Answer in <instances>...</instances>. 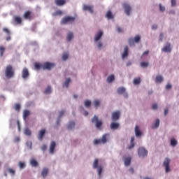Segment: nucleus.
Masks as SVG:
<instances>
[{"label":"nucleus","instance_id":"50","mask_svg":"<svg viewBox=\"0 0 179 179\" xmlns=\"http://www.w3.org/2000/svg\"><path fill=\"white\" fill-rule=\"evenodd\" d=\"M139 83H141V78H135L134 80V85H139Z\"/></svg>","mask_w":179,"mask_h":179},{"label":"nucleus","instance_id":"10","mask_svg":"<svg viewBox=\"0 0 179 179\" xmlns=\"http://www.w3.org/2000/svg\"><path fill=\"white\" fill-rule=\"evenodd\" d=\"M22 79H27L29 76H30V73H29V70L27 68L23 69L22 71Z\"/></svg>","mask_w":179,"mask_h":179},{"label":"nucleus","instance_id":"4","mask_svg":"<svg viewBox=\"0 0 179 179\" xmlns=\"http://www.w3.org/2000/svg\"><path fill=\"white\" fill-rule=\"evenodd\" d=\"M75 22V17L66 16L61 20V24H66V23H73Z\"/></svg>","mask_w":179,"mask_h":179},{"label":"nucleus","instance_id":"7","mask_svg":"<svg viewBox=\"0 0 179 179\" xmlns=\"http://www.w3.org/2000/svg\"><path fill=\"white\" fill-rule=\"evenodd\" d=\"M170 162H171L170 158H166L164 162V166L165 167L166 173H169V171H171Z\"/></svg>","mask_w":179,"mask_h":179},{"label":"nucleus","instance_id":"18","mask_svg":"<svg viewBox=\"0 0 179 179\" xmlns=\"http://www.w3.org/2000/svg\"><path fill=\"white\" fill-rule=\"evenodd\" d=\"M55 3L57 5V6H63V5H65L66 3V1L65 0H55Z\"/></svg>","mask_w":179,"mask_h":179},{"label":"nucleus","instance_id":"30","mask_svg":"<svg viewBox=\"0 0 179 179\" xmlns=\"http://www.w3.org/2000/svg\"><path fill=\"white\" fill-rule=\"evenodd\" d=\"M156 83H162L163 82V76H157L155 78Z\"/></svg>","mask_w":179,"mask_h":179},{"label":"nucleus","instance_id":"16","mask_svg":"<svg viewBox=\"0 0 179 179\" xmlns=\"http://www.w3.org/2000/svg\"><path fill=\"white\" fill-rule=\"evenodd\" d=\"M110 129L115 131V129H118L120 128V123L118 122H112L110 125Z\"/></svg>","mask_w":179,"mask_h":179},{"label":"nucleus","instance_id":"45","mask_svg":"<svg viewBox=\"0 0 179 179\" xmlns=\"http://www.w3.org/2000/svg\"><path fill=\"white\" fill-rule=\"evenodd\" d=\"M94 106L95 108H97V107L100 106V101L99 100H95L94 101Z\"/></svg>","mask_w":179,"mask_h":179},{"label":"nucleus","instance_id":"5","mask_svg":"<svg viewBox=\"0 0 179 179\" xmlns=\"http://www.w3.org/2000/svg\"><path fill=\"white\" fill-rule=\"evenodd\" d=\"M93 169H97L99 176H101V172L103 171V167L99 166V159H95L93 163Z\"/></svg>","mask_w":179,"mask_h":179},{"label":"nucleus","instance_id":"21","mask_svg":"<svg viewBox=\"0 0 179 179\" xmlns=\"http://www.w3.org/2000/svg\"><path fill=\"white\" fill-rule=\"evenodd\" d=\"M128 50L129 48L127 46H124V52L122 55V58L124 59V58H127V57H128Z\"/></svg>","mask_w":179,"mask_h":179},{"label":"nucleus","instance_id":"3","mask_svg":"<svg viewBox=\"0 0 179 179\" xmlns=\"http://www.w3.org/2000/svg\"><path fill=\"white\" fill-rule=\"evenodd\" d=\"M54 66H55V64L46 62L42 64V69L44 71H51Z\"/></svg>","mask_w":179,"mask_h":179},{"label":"nucleus","instance_id":"32","mask_svg":"<svg viewBox=\"0 0 179 179\" xmlns=\"http://www.w3.org/2000/svg\"><path fill=\"white\" fill-rule=\"evenodd\" d=\"M115 79L114 75H110L107 78V82L108 83H111V82H113Z\"/></svg>","mask_w":179,"mask_h":179},{"label":"nucleus","instance_id":"64","mask_svg":"<svg viewBox=\"0 0 179 179\" xmlns=\"http://www.w3.org/2000/svg\"><path fill=\"white\" fill-rule=\"evenodd\" d=\"M164 35H163V34H160V35H159V40L161 41H163V38H164Z\"/></svg>","mask_w":179,"mask_h":179},{"label":"nucleus","instance_id":"63","mask_svg":"<svg viewBox=\"0 0 179 179\" xmlns=\"http://www.w3.org/2000/svg\"><path fill=\"white\" fill-rule=\"evenodd\" d=\"M129 173H131V174H134V173H135V171L134 170V168H130L129 169Z\"/></svg>","mask_w":179,"mask_h":179},{"label":"nucleus","instance_id":"19","mask_svg":"<svg viewBox=\"0 0 179 179\" xmlns=\"http://www.w3.org/2000/svg\"><path fill=\"white\" fill-rule=\"evenodd\" d=\"M134 131H135L136 136H137V138L139 136H142V131L139 129V126H136Z\"/></svg>","mask_w":179,"mask_h":179},{"label":"nucleus","instance_id":"23","mask_svg":"<svg viewBox=\"0 0 179 179\" xmlns=\"http://www.w3.org/2000/svg\"><path fill=\"white\" fill-rule=\"evenodd\" d=\"M131 160V157H127L124 158V166H130Z\"/></svg>","mask_w":179,"mask_h":179},{"label":"nucleus","instance_id":"37","mask_svg":"<svg viewBox=\"0 0 179 179\" xmlns=\"http://www.w3.org/2000/svg\"><path fill=\"white\" fill-rule=\"evenodd\" d=\"M72 128H75V122L71 121L69 123L68 129H72Z\"/></svg>","mask_w":179,"mask_h":179},{"label":"nucleus","instance_id":"24","mask_svg":"<svg viewBox=\"0 0 179 179\" xmlns=\"http://www.w3.org/2000/svg\"><path fill=\"white\" fill-rule=\"evenodd\" d=\"M30 115V110H24L23 113V119L24 121H26V120H27V117Z\"/></svg>","mask_w":179,"mask_h":179},{"label":"nucleus","instance_id":"35","mask_svg":"<svg viewBox=\"0 0 179 179\" xmlns=\"http://www.w3.org/2000/svg\"><path fill=\"white\" fill-rule=\"evenodd\" d=\"M24 134L27 136H30V135H31V131L30 130V129L27 128L24 129Z\"/></svg>","mask_w":179,"mask_h":179},{"label":"nucleus","instance_id":"59","mask_svg":"<svg viewBox=\"0 0 179 179\" xmlns=\"http://www.w3.org/2000/svg\"><path fill=\"white\" fill-rule=\"evenodd\" d=\"M171 87H173L171 84H167L166 86V90H170V89H171Z\"/></svg>","mask_w":179,"mask_h":179},{"label":"nucleus","instance_id":"52","mask_svg":"<svg viewBox=\"0 0 179 179\" xmlns=\"http://www.w3.org/2000/svg\"><path fill=\"white\" fill-rule=\"evenodd\" d=\"M102 143H101V139H95L94 141V145H100V144H101Z\"/></svg>","mask_w":179,"mask_h":179},{"label":"nucleus","instance_id":"39","mask_svg":"<svg viewBox=\"0 0 179 179\" xmlns=\"http://www.w3.org/2000/svg\"><path fill=\"white\" fill-rule=\"evenodd\" d=\"M61 15H62V11L61 10H58L52 13V16H61Z\"/></svg>","mask_w":179,"mask_h":179},{"label":"nucleus","instance_id":"47","mask_svg":"<svg viewBox=\"0 0 179 179\" xmlns=\"http://www.w3.org/2000/svg\"><path fill=\"white\" fill-rule=\"evenodd\" d=\"M50 93H51V87L48 86V87L45 90V94H50Z\"/></svg>","mask_w":179,"mask_h":179},{"label":"nucleus","instance_id":"53","mask_svg":"<svg viewBox=\"0 0 179 179\" xmlns=\"http://www.w3.org/2000/svg\"><path fill=\"white\" fill-rule=\"evenodd\" d=\"M3 31H4V33H6L8 36H10V31H9L8 28H3Z\"/></svg>","mask_w":179,"mask_h":179},{"label":"nucleus","instance_id":"26","mask_svg":"<svg viewBox=\"0 0 179 179\" xmlns=\"http://www.w3.org/2000/svg\"><path fill=\"white\" fill-rule=\"evenodd\" d=\"M135 141V137H131V144L128 147V149L129 150H131V149H134V148L135 147V143H134Z\"/></svg>","mask_w":179,"mask_h":179},{"label":"nucleus","instance_id":"42","mask_svg":"<svg viewBox=\"0 0 179 179\" xmlns=\"http://www.w3.org/2000/svg\"><path fill=\"white\" fill-rule=\"evenodd\" d=\"M4 52H5V47L0 46V57H3Z\"/></svg>","mask_w":179,"mask_h":179},{"label":"nucleus","instance_id":"48","mask_svg":"<svg viewBox=\"0 0 179 179\" xmlns=\"http://www.w3.org/2000/svg\"><path fill=\"white\" fill-rule=\"evenodd\" d=\"M139 41H141V36L136 35V36L134 37V42H135V43H139Z\"/></svg>","mask_w":179,"mask_h":179},{"label":"nucleus","instance_id":"36","mask_svg":"<svg viewBox=\"0 0 179 179\" xmlns=\"http://www.w3.org/2000/svg\"><path fill=\"white\" fill-rule=\"evenodd\" d=\"M72 38H73V34L72 32H70L67 35L66 40L67 41H71Z\"/></svg>","mask_w":179,"mask_h":179},{"label":"nucleus","instance_id":"33","mask_svg":"<svg viewBox=\"0 0 179 179\" xmlns=\"http://www.w3.org/2000/svg\"><path fill=\"white\" fill-rule=\"evenodd\" d=\"M128 43L130 47H132V45H135V41L133 38H129L128 40Z\"/></svg>","mask_w":179,"mask_h":179},{"label":"nucleus","instance_id":"41","mask_svg":"<svg viewBox=\"0 0 179 179\" xmlns=\"http://www.w3.org/2000/svg\"><path fill=\"white\" fill-rule=\"evenodd\" d=\"M34 66H35V69L38 71V69H41V68H43V64H40L39 63H35Z\"/></svg>","mask_w":179,"mask_h":179},{"label":"nucleus","instance_id":"15","mask_svg":"<svg viewBox=\"0 0 179 179\" xmlns=\"http://www.w3.org/2000/svg\"><path fill=\"white\" fill-rule=\"evenodd\" d=\"M56 143L55 141H52L50 143V153L51 155H54V150H55V146H56Z\"/></svg>","mask_w":179,"mask_h":179},{"label":"nucleus","instance_id":"25","mask_svg":"<svg viewBox=\"0 0 179 179\" xmlns=\"http://www.w3.org/2000/svg\"><path fill=\"white\" fill-rule=\"evenodd\" d=\"M125 92H126V90H125V87H120L117 90V94H124Z\"/></svg>","mask_w":179,"mask_h":179},{"label":"nucleus","instance_id":"51","mask_svg":"<svg viewBox=\"0 0 179 179\" xmlns=\"http://www.w3.org/2000/svg\"><path fill=\"white\" fill-rule=\"evenodd\" d=\"M7 171H8V173L11 174V176H15V170H13V169L9 168L7 169Z\"/></svg>","mask_w":179,"mask_h":179},{"label":"nucleus","instance_id":"8","mask_svg":"<svg viewBox=\"0 0 179 179\" xmlns=\"http://www.w3.org/2000/svg\"><path fill=\"white\" fill-rule=\"evenodd\" d=\"M122 6L124 9L126 15H127V16H129V15H131V6H129V4L127 3H124L122 4Z\"/></svg>","mask_w":179,"mask_h":179},{"label":"nucleus","instance_id":"1","mask_svg":"<svg viewBox=\"0 0 179 179\" xmlns=\"http://www.w3.org/2000/svg\"><path fill=\"white\" fill-rule=\"evenodd\" d=\"M5 76L7 79H10L15 76V69L12 65H8L5 69Z\"/></svg>","mask_w":179,"mask_h":179},{"label":"nucleus","instance_id":"34","mask_svg":"<svg viewBox=\"0 0 179 179\" xmlns=\"http://www.w3.org/2000/svg\"><path fill=\"white\" fill-rule=\"evenodd\" d=\"M140 65L141 68H148L149 66V62H142Z\"/></svg>","mask_w":179,"mask_h":179},{"label":"nucleus","instance_id":"11","mask_svg":"<svg viewBox=\"0 0 179 179\" xmlns=\"http://www.w3.org/2000/svg\"><path fill=\"white\" fill-rule=\"evenodd\" d=\"M45 129H43L38 131V139L39 141H43V138H44V135H45Z\"/></svg>","mask_w":179,"mask_h":179},{"label":"nucleus","instance_id":"61","mask_svg":"<svg viewBox=\"0 0 179 179\" xmlns=\"http://www.w3.org/2000/svg\"><path fill=\"white\" fill-rule=\"evenodd\" d=\"M41 150H43V152H45V150H47V145H43L41 148Z\"/></svg>","mask_w":179,"mask_h":179},{"label":"nucleus","instance_id":"56","mask_svg":"<svg viewBox=\"0 0 179 179\" xmlns=\"http://www.w3.org/2000/svg\"><path fill=\"white\" fill-rule=\"evenodd\" d=\"M159 10L160 12H164V10H166V8L162 6V4H159Z\"/></svg>","mask_w":179,"mask_h":179},{"label":"nucleus","instance_id":"13","mask_svg":"<svg viewBox=\"0 0 179 179\" xmlns=\"http://www.w3.org/2000/svg\"><path fill=\"white\" fill-rule=\"evenodd\" d=\"M120 120V112L116 111L112 113V121H117Z\"/></svg>","mask_w":179,"mask_h":179},{"label":"nucleus","instance_id":"28","mask_svg":"<svg viewBox=\"0 0 179 179\" xmlns=\"http://www.w3.org/2000/svg\"><path fill=\"white\" fill-rule=\"evenodd\" d=\"M14 21L17 24H22V17H20L19 16H14Z\"/></svg>","mask_w":179,"mask_h":179},{"label":"nucleus","instance_id":"27","mask_svg":"<svg viewBox=\"0 0 179 179\" xmlns=\"http://www.w3.org/2000/svg\"><path fill=\"white\" fill-rule=\"evenodd\" d=\"M159 125H160V120L157 119L155 124H152V129H156L159 128Z\"/></svg>","mask_w":179,"mask_h":179},{"label":"nucleus","instance_id":"14","mask_svg":"<svg viewBox=\"0 0 179 179\" xmlns=\"http://www.w3.org/2000/svg\"><path fill=\"white\" fill-rule=\"evenodd\" d=\"M24 19H27L28 20H31V19H33V17L31 16V12L30 11H26L24 13Z\"/></svg>","mask_w":179,"mask_h":179},{"label":"nucleus","instance_id":"6","mask_svg":"<svg viewBox=\"0 0 179 179\" xmlns=\"http://www.w3.org/2000/svg\"><path fill=\"white\" fill-rule=\"evenodd\" d=\"M138 153L139 157H145L148 156V150H146V149H145L143 147L138 148Z\"/></svg>","mask_w":179,"mask_h":179},{"label":"nucleus","instance_id":"57","mask_svg":"<svg viewBox=\"0 0 179 179\" xmlns=\"http://www.w3.org/2000/svg\"><path fill=\"white\" fill-rule=\"evenodd\" d=\"M64 114H65V111L61 110V111L59 113V118H61V117H62V116L64 115Z\"/></svg>","mask_w":179,"mask_h":179},{"label":"nucleus","instance_id":"9","mask_svg":"<svg viewBox=\"0 0 179 179\" xmlns=\"http://www.w3.org/2000/svg\"><path fill=\"white\" fill-rule=\"evenodd\" d=\"M93 9H94V7L93 6H89V5H86L84 4L83 6V10L88 11L90 12V13H93Z\"/></svg>","mask_w":179,"mask_h":179},{"label":"nucleus","instance_id":"60","mask_svg":"<svg viewBox=\"0 0 179 179\" xmlns=\"http://www.w3.org/2000/svg\"><path fill=\"white\" fill-rule=\"evenodd\" d=\"M176 5H177V1L171 0V6H176Z\"/></svg>","mask_w":179,"mask_h":179},{"label":"nucleus","instance_id":"49","mask_svg":"<svg viewBox=\"0 0 179 179\" xmlns=\"http://www.w3.org/2000/svg\"><path fill=\"white\" fill-rule=\"evenodd\" d=\"M20 169H24L26 167V164L24 162H19Z\"/></svg>","mask_w":179,"mask_h":179},{"label":"nucleus","instance_id":"29","mask_svg":"<svg viewBox=\"0 0 179 179\" xmlns=\"http://www.w3.org/2000/svg\"><path fill=\"white\" fill-rule=\"evenodd\" d=\"M106 17H107V19H114V15H113V13H111V10H108L106 13Z\"/></svg>","mask_w":179,"mask_h":179},{"label":"nucleus","instance_id":"58","mask_svg":"<svg viewBox=\"0 0 179 179\" xmlns=\"http://www.w3.org/2000/svg\"><path fill=\"white\" fill-rule=\"evenodd\" d=\"M152 108V110H157L158 108L157 103H153Z\"/></svg>","mask_w":179,"mask_h":179},{"label":"nucleus","instance_id":"2","mask_svg":"<svg viewBox=\"0 0 179 179\" xmlns=\"http://www.w3.org/2000/svg\"><path fill=\"white\" fill-rule=\"evenodd\" d=\"M92 122H94V124H95V127L98 129H100V128H101V126L103 125V122L101 120H99V117L96 115H94V117L92 119Z\"/></svg>","mask_w":179,"mask_h":179},{"label":"nucleus","instance_id":"31","mask_svg":"<svg viewBox=\"0 0 179 179\" xmlns=\"http://www.w3.org/2000/svg\"><path fill=\"white\" fill-rule=\"evenodd\" d=\"M30 164L33 167H37V166H38V162L34 159H31Z\"/></svg>","mask_w":179,"mask_h":179},{"label":"nucleus","instance_id":"44","mask_svg":"<svg viewBox=\"0 0 179 179\" xmlns=\"http://www.w3.org/2000/svg\"><path fill=\"white\" fill-rule=\"evenodd\" d=\"M14 108L15 111H20V103H15L14 105Z\"/></svg>","mask_w":179,"mask_h":179},{"label":"nucleus","instance_id":"54","mask_svg":"<svg viewBox=\"0 0 179 179\" xmlns=\"http://www.w3.org/2000/svg\"><path fill=\"white\" fill-rule=\"evenodd\" d=\"M26 145H27V148H29V149H31V146H32L33 143H31V141H27L26 143Z\"/></svg>","mask_w":179,"mask_h":179},{"label":"nucleus","instance_id":"12","mask_svg":"<svg viewBox=\"0 0 179 179\" xmlns=\"http://www.w3.org/2000/svg\"><path fill=\"white\" fill-rule=\"evenodd\" d=\"M110 136V134L107 133L102 136V138H101V142L103 145L107 143V139H108V137Z\"/></svg>","mask_w":179,"mask_h":179},{"label":"nucleus","instance_id":"38","mask_svg":"<svg viewBox=\"0 0 179 179\" xmlns=\"http://www.w3.org/2000/svg\"><path fill=\"white\" fill-rule=\"evenodd\" d=\"M177 143H178L177 140H176L175 138L171 139V146H173V147L177 146Z\"/></svg>","mask_w":179,"mask_h":179},{"label":"nucleus","instance_id":"17","mask_svg":"<svg viewBox=\"0 0 179 179\" xmlns=\"http://www.w3.org/2000/svg\"><path fill=\"white\" fill-rule=\"evenodd\" d=\"M170 43H166V45L162 48L164 52H171V48Z\"/></svg>","mask_w":179,"mask_h":179},{"label":"nucleus","instance_id":"62","mask_svg":"<svg viewBox=\"0 0 179 179\" xmlns=\"http://www.w3.org/2000/svg\"><path fill=\"white\" fill-rule=\"evenodd\" d=\"M101 47H103V43H101V42H99L97 43V48H101Z\"/></svg>","mask_w":179,"mask_h":179},{"label":"nucleus","instance_id":"43","mask_svg":"<svg viewBox=\"0 0 179 179\" xmlns=\"http://www.w3.org/2000/svg\"><path fill=\"white\" fill-rule=\"evenodd\" d=\"M69 57V54H68V52H64L62 55V59H63V61H66V59H68Z\"/></svg>","mask_w":179,"mask_h":179},{"label":"nucleus","instance_id":"55","mask_svg":"<svg viewBox=\"0 0 179 179\" xmlns=\"http://www.w3.org/2000/svg\"><path fill=\"white\" fill-rule=\"evenodd\" d=\"M14 142L15 143H18V142H20V137L19 136H15L14 138Z\"/></svg>","mask_w":179,"mask_h":179},{"label":"nucleus","instance_id":"20","mask_svg":"<svg viewBox=\"0 0 179 179\" xmlns=\"http://www.w3.org/2000/svg\"><path fill=\"white\" fill-rule=\"evenodd\" d=\"M102 36H103V31H100L96 34L94 37V41H99V40H100Z\"/></svg>","mask_w":179,"mask_h":179},{"label":"nucleus","instance_id":"40","mask_svg":"<svg viewBox=\"0 0 179 179\" xmlns=\"http://www.w3.org/2000/svg\"><path fill=\"white\" fill-rule=\"evenodd\" d=\"M84 106L85 107H87V108L90 107V106H92V101L89 100L85 101Z\"/></svg>","mask_w":179,"mask_h":179},{"label":"nucleus","instance_id":"46","mask_svg":"<svg viewBox=\"0 0 179 179\" xmlns=\"http://www.w3.org/2000/svg\"><path fill=\"white\" fill-rule=\"evenodd\" d=\"M69 83H71V78H67L66 81L64 82V86L66 87H69Z\"/></svg>","mask_w":179,"mask_h":179},{"label":"nucleus","instance_id":"22","mask_svg":"<svg viewBox=\"0 0 179 179\" xmlns=\"http://www.w3.org/2000/svg\"><path fill=\"white\" fill-rule=\"evenodd\" d=\"M48 168H43L41 171V176L43 177V178H45L47 177V175L48 174Z\"/></svg>","mask_w":179,"mask_h":179}]
</instances>
